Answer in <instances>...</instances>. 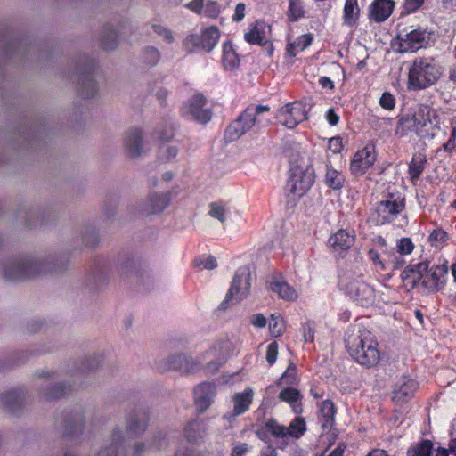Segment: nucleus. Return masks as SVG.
Here are the masks:
<instances>
[{
  "mask_svg": "<svg viewBox=\"0 0 456 456\" xmlns=\"http://www.w3.org/2000/svg\"><path fill=\"white\" fill-rule=\"evenodd\" d=\"M279 399L288 403H297L302 400L300 391L294 387H286L281 389L279 394Z\"/></svg>",
  "mask_w": 456,
  "mask_h": 456,
  "instance_id": "49530a36",
  "label": "nucleus"
},
{
  "mask_svg": "<svg viewBox=\"0 0 456 456\" xmlns=\"http://www.w3.org/2000/svg\"><path fill=\"white\" fill-rule=\"evenodd\" d=\"M209 215L213 217L220 221L221 223L225 222L226 220V211L224 206L216 203V202H211L209 204Z\"/></svg>",
  "mask_w": 456,
  "mask_h": 456,
  "instance_id": "864d4df0",
  "label": "nucleus"
},
{
  "mask_svg": "<svg viewBox=\"0 0 456 456\" xmlns=\"http://www.w3.org/2000/svg\"><path fill=\"white\" fill-rule=\"evenodd\" d=\"M449 234L443 228L434 229L428 235V240L436 248H443L448 244Z\"/></svg>",
  "mask_w": 456,
  "mask_h": 456,
  "instance_id": "79ce46f5",
  "label": "nucleus"
},
{
  "mask_svg": "<svg viewBox=\"0 0 456 456\" xmlns=\"http://www.w3.org/2000/svg\"><path fill=\"white\" fill-rule=\"evenodd\" d=\"M276 119L279 124L289 129H293L307 119L305 107L299 101L289 102L278 110Z\"/></svg>",
  "mask_w": 456,
  "mask_h": 456,
  "instance_id": "f8f14e48",
  "label": "nucleus"
},
{
  "mask_svg": "<svg viewBox=\"0 0 456 456\" xmlns=\"http://www.w3.org/2000/svg\"><path fill=\"white\" fill-rule=\"evenodd\" d=\"M83 242L86 247H94L98 244V234L94 228L86 229L83 235Z\"/></svg>",
  "mask_w": 456,
  "mask_h": 456,
  "instance_id": "13d9d810",
  "label": "nucleus"
},
{
  "mask_svg": "<svg viewBox=\"0 0 456 456\" xmlns=\"http://www.w3.org/2000/svg\"><path fill=\"white\" fill-rule=\"evenodd\" d=\"M277 356H278V343L276 341H273L267 346V350H266L265 359H266V362H268V364L269 365L274 364V362L277 360Z\"/></svg>",
  "mask_w": 456,
  "mask_h": 456,
  "instance_id": "bf43d9fd",
  "label": "nucleus"
},
{
  "mask_svg": "<svg viewBox=\"0 0 456 456\" xmlns=\"http://www.w3.org/2000/svg\"><path fill=\"white\" fill-rule=\"evenodd\" d=\"M428 268V262H419L408 265L401 273L402 282L407 290L416 289L419 284L422 286L424 273Z\"/></svg>",
  "mask_w": 456,
  "mask_h": 456,
  "instance_id": "aec40b11",
  "label": "nucleus"
},
{
  "mask_svg": "<svg viewBox=\"0 0 456 456\" xmlns=\"http://www.w3.org/2000/svg\"><path fill=\"white\" fill-rule=\"evenodd\" d=\"M345 289L348 296L362 306H368L374 301V289L362 279L350 281Z\"/></svg>",
  "mask_w": 456,
  "mask_h": 456,
  "instance_id": "a211bd4d",
  "label": "nucleus"
},
{
  "mask_svg": "<svg viewBox=\"0 0 456 456\" xmlns=\"http://www.w3.org/2000/svg\"><path fill=\"white\" fill-rule=\"evenodd\" d=\"M306 431L305 419L303 417H296L286 428V436L293 438H300Z\"/></svg>",
  "mask_w": 456,
  "mask_h": 456,
  "instance_id": "37998d69",
  "label": "nucleus"
},
{
  "mask_svg": "<svg viewBox=\"0 0 456 456\" xmlns=\"http://www.w3.org/2000/svg\"><path fill=\"white\" fill-rule=\"evenodd\" d=\"M256 436L264 442H269L271 437H285L286 427L280 425L276 419H270L255 431Z\"/></svg>",
  "mask_w": 456,
  "mask_h": 456,
  "instance_id": "b1692460",
  "label": "nucleus"
},
{
  "mask_svg": "<svg viewBox=\"0 0 456 456\" xmlns=\"http://www.w3.org/2000/svg\"><path fill=\"white\" fill-rule=\"evenodd\" d=\"M101 362L102 357L94 356L93 358L87 359L86 362H83L79 369L81 371H91L97 369Z\"/></svg>",
  "mask_w": 456,
  "mask_h": 456,
  "instance_id": "052dcab7",
  "label": "nucleus"
},
{
  "mask_svg": "<svg viewBox=\"0 0 456 456\" xmlns=\"http://www.w3.org/2000/svg\"><path fill=\"white\" fill-rule=\"evenodd\" d=\"M425 0H404L403 12L410 14L419 10L424 4Z\"/></svg>",
  "mask_w": 456,
  "mask_h": 456,
  "instance_id": "4d7b16f0",
  "label": "nucleus"
},
{
  "mask_svg": "<svg viewBox=\"0 0 456 456\" xmlns=\"http://www.w3.org/2000/svg\"><path fill=\"white\" fill-rule=\"evenodd\" d=\"M175 128L172 125L166 126L162 131H158V140L160 142H168L174 137Z\"/></svg>",
  "mask_w": 456,
  "mask_h": 456,
  "instance_id": "e2e57ef3",
  "label": "nucleus"
},
{
  "mask_svg": "<svg viewBox=\"0 0 456 456\" xmlns=\"http://www.w3.org/2000/svg\"><path fill=\"white\" fill-rule=\"evenodd\" d=\"M205 434L203 424L199 420H191L184 428V436L188 442L196 444Z\"/></svg>",
  "mask_w": 456,
  "mask_h": 456,
  "instance_id": "ea45409f",
  "label": "nucleus"
},
{
  "mask_svg": "<svg viewBox=\"0 0 456 456\" xmlns=\"http://www.w3.org/2000/svg\"><path fill=\"white\" fill-rule=\"evenodd\" d=\"M346 347L350 356L359 364L371 368L380 360L379 344L370 330L359 328L356 333H352L346 338Z\"/></svg>",
  "mask_w": 456,
  "mask_h": 456,
  "instance_id": "f03ea898",
  "label": "nucleus"
},
{
  "mask_svg": "<svg viewBox=\"0 0 456 456\" xmlns=\"http://www.w3.org/2000/svg\"><path fill=\"white\" fill-rule=\"evenodd\" d=\"M443 74L439 61L431 56L416 57L408 69L407 89L421 91L435 86Z\"/></svg>",
  "mask_w": 456,
  "mask_h": 456,
  "instance_id": "20e7f679",
  "label": "nucleus"
},
{
  "mask_svg": "<svg viewBox=\"0 0 456 456\" xmlns=\"http://www.w3.org/2000/svg\"><path fill=\"white\" fill-rule=\"evenodd\" d=\"M206 104L207 99L200 93L195 94L187 103L188 112L195 120L202 124L208 123L212 118V112L206 108Z\"/></svg>",
  "mask_w": 456,
  "mask_h": 456,
  "instance_id": "412c9836",
  "label": "nucleus"
},
{
  "mask_svg": "<svg viewBox=\"0 0 456 456\" xmlns=\"http://www.w3.org/2000/svg\"><path fill=\"white\" fill-rule=\"evenodd\" d=\"M394 7L393 0H374L370 7V17L376 22H383L392 14Z\"/></svg>",
  "mask_w": 456,
  "mask_h": 456,
  "instance_id": "c756f323",
  "label": "nucleus"
},
{
  "mask_svg": "<svg viewBox=\"0 0 456 456\" xmlns=\"http://www.w3.org/2000/svg\"><path fill=\"white\" fill-rule=\"evenodd\" d=\"M269 289L284 300L294 301L297 298L296 289L282 279L271 281Z\"/></svg>",
  "mask_w": 456,
  "mask_h": 456,
  "instance_id": "72a5a7b5",
  "label": "nucleus"
},
{
  "mask_svg": "<svg viewBox=\"0 0 456 456\" xmlns=\"http://www.w3.org/2000/svg\"><path fill=\"white\" fill-rule=\"evenodd\" d=\"M355 240L356 234L354 229L340 228L330 236L328 246L333 254L344 258L354 245Z\"/></svg>",
  "mask_w": 456,
  "mask_h": 456,
  "instance_id": "dca6fc26",
  "label": "nucleus"
},
{
  "mask_svg": "<svg viewBox=\"0 0 456 456\" xmlns=\"http://www.w3.org/2000/svg\"><path fill=\"white\" fill-rule=\"evenodd\" d=\"M329 149L333 153H340L342 151V150L344 149L342 139L338 136L332 137L331 139H330Z\"/></svg>",
  "mask_w": 456,
  "mask_h": 456,
  "instance_id": "69168bd1",
  "label": "nucleus"
},
{
  "mask_svg": "<svg viewBox=\"0 0 456 456\" xmlns=\"http://www.w3.org/2000/svg\"><path fill=\"white\" fill-rule=\"evenodd\" d=\"M415 245L409 237H403L396 241V250L401 256L410 255L413 252Z\"/></svg>",
  "mask_w": 456,
  "mask_h": 456,
  "instance_id": "8fccbe9b",
  "label": "nucleus"
},
{
  "mask_svg": "<svg viewBox=\"0 0 456 456\" xmlns=\"http://www.w3.org/2000/svg\"><path fill=\"white\" fill-rule=\"evenodd\" d=\"M199 363L185 354L173 355L166 362L167 370H174L183 373L195 372Z\"/></svg>",
  "mask_w": 456,
  "mask_h": 456,
  "instance_id": "cd10ccee",
  "label": "nucleus"
},
{
  "mask_svg": "<svg viewBox=\"0 0 456 456\" xmlns=\"http://www.w3.org/2000/svg\"><path fill=\"white\" fill-rule=\"evenodd\" d=\"M305 11L300 0H289L288 19L291 22H296L303 18Z\"/></svg>",
  "mask_w": 456,
  "mask_h": 456,
  "instance_id": "a18cd8bd",
  "label": "nucleus"
},
{
  "mask_svg": "<svg viewBox=\"0 0 456 456\" xmlns=\"http://www.w3.org/2000/svg\"><path fill=\"white\" fill-rule=\"evenodd\" d=\"M222 62L224 69L229 70H233L240 65L239 55L231 42L223 45Z\"/></svg>",
  "mask_w": 456,
  "mask_h": 456,
  "instance_id": "c9c22d12",
  "label": "nucleus"
},
{
  "mask_svg": "<svg viewBox=\"0 0 456 456\" xmlns=\"http://www.w3.org/2000/svg\"><path fill=\"white\" fill-rule=\"evenodd\" d=\"M314 183V175L313 172H309L300 166H296L290 169L286 189L295 197L301 198L310 190Z\"/></svg>",
  "mask_w": 456,
  "mask_h": 456,
  "instance_id": "9d476101",
  "label": "nucleus"
},
{
  "mask_svg": "<svg viewBox=\"0 0 456 456\" xmlns=\"http://www.w3.org/2000/svg\"><path fill=\"white\" fill-rule=\"evenodd\" d=\"M142 145V132L140 128L129 130L124 139L126 153L131 158L140 156Z\"/></svg>",
  "mask_w": 456,
  "mask_h": 456,
  "instance_id": "c85d7f7f",
  "label": "nucleus"
},
{
  "mask_svg": "<svg viewBox=\"0 0 456 456\" xmlns=\"http://www.w3.org/2000/svg\"><path fill=\"white\" fill-rule=\"evenodd\" d=\"M360 17L358 0H346L343 8V24L347 27L356 25Z\"/></svg>",
  "mask_w": 456,
  "mask_h": 456,
  "instance_id": "f704fd0d",
  "label": "nucleus"
},
{
  "mask_svg": "<svg viewBox=\"0 0 456 456\" xmlns=\"http://www.w3.org/2000/svg\"><path fill=\"white\" fill-rule=\"evenodd\" d=\"M434 444L429 439H422L419 443L411 445L407 452L406 456H433ZM451 452L450 448L445 449L438 447L436 450L435 456H449Z\"/></svg>",
  "mask_w": 456,
  "mask_h": 456,
  "instance_id": "5701e85b",
  "label": "nucleus"
},
{
  "mask_svg": "<svg viewBox=\"0 0 456 456\" xmlns=\"http://www.w3.org/2000/svg\"><path fill=\"white\" fill-rule=\"evenodd\" d=\"M444 151L449 154L456 151V119L451 122V133L449 140L442 145Z\"/></svg>",
  "mask_w": 456,
  "mask_h": 456,
  "instance_id": "603ef678",
  "label": "nucleus"
},
{
  "mask_svg": "<svg viewBox=\"0 0 456 456\" xmlns=\"http://www.w3.org/2000/svg\"><path fill=\"white\" fill-rule=\"evenodd\" d=\"M220 38V31L216 26H210L205 28L200 35L191 34L184 39V46L190 51L194 52L203 50L207 53L211 52L217 45Z\"/></svg>",
  "mask_w": 456,
  "mask_h": 456,
  "instance_id": "9b49d317",
  "label": "nucleus"
},
{
  "mask_svg": "<svg viewBox=\"0 0 456 456\" xmlns=\"http://www.w3.org/2000/svg\"><path fill=\"white\" fill-rule=\"evenodd\" d=\"M419 389V383L410 376L401 377L395 384L392 390V401L401 405L408 403Z\"/></svg>",
  "mask_w": 456,
  "mask_h": 456,
  "instance_id": "6ab92c4d",
  "label": "nucleus"
},
{
  "mask_svg": "<svg viewBox=\"0 0 456 456\" xmlns=\"http://www.w3.org/2000/svg\"><path fill=\"white\" fill-rule=\"evenodd\" d=\"M345 181V175L341 172L332 167L327 166L324 183L329 188L332 190H341L344 187Z\"/></svg>",
  "mask_w": 456,
  "mask_h": 456,
  "instance_id": "58836bf2",
  "label": "nucleus"
},
{
  "mask_svg": "<svg viewBox=\"0 0 456 456\" xmlns=\"http://www.w3.org/2000/svg\"><path fill=\"white\" fill-rule=\"evenodd\" d=\"M448 271L447 261H444L443 264L434 265L430 268L428 267L427 273H424L422 287L428 293H436L443 290L445 287Z\"/></svg>",
  "mask_w": 456,
  "mask_h": 456,
  "instance_id": "f3484780",
  "label": "nucleus"
},
{
  "mask_svg": "<svg viewBox=\"0 0 456 456\" xmlns=\"http://www.w3.org/2000/svg\"><path fill=\"white\" fill-rule=\"evenodd\" d=\"M376 159V147L372 143H368L354 153L350 163L351 174L354 176L363 175L373 166Z\"/></svg>",
  "mask_w": 456,
  "mask_h": 456,
  "instance_id": "2eb2a0df",
  "label": "nucleus"
},
{
  "mask_svg": "<svg viewBox=\"0 0 456 456\" xmlns=\"http://www.w3.org/2000/svg\"><path fill=\"white\" fill-rule=\"evenodd\" d=\"M216 395V387L210 382H202L194 388V403L200 413L209 408Z\"/></svg>",
  "mask_w": 456,
  "mask_h": 456,
  "instance_id": "4be33fe9",
  "label": "nucleus"
},
{
  "mask_svg": "<svg viewBox=\"0 0 456 456\" xmlns=\"http://www.w3.org/2000/svg\"><path fill=\"white\" fill-rule=\"evenodd\" d=\"M152 29L157 35L163 37L164 40L167 41V43L173 42L174 37H173L171 30L164 28L161 25H157V24L152 25Z\"/></svg>",
  "mask_w": 456,
  "mask_h": 456,
  "instance_id": "680f3d73",
  "label": "nucleus"
},
{
  "mask_svg": "<svg viewBox=\"0 0 456 456\" xmlns=\"http://www.w3.org/2000/svg\"><path fill=\"white\" fill-rule=\"evenodd\" d=\"M150 412L142 406L135 407L126 419V428L124 433L114 430L111 443L108 447L102 449L97 456H123L127 440L142 436L148 426Z\"/></svg>",
  "mask_w": 456,
  "mask_h": 456,
  "instance_id": "f257e3e1",
  "label": "nucleus"
},
{
  "mask_svg": "<svg viewBox=\"0 0 456 456\" xmlns=\"http://www.w3.org/2000/svg\"><path fill=\"white\" fill-rule=\"evenodd\" d=\"M62 269V266L53 263L52 259L42 262L25 257L8 261L4 266L3 275L7 281H20L36 278L42 273H57Z\"/></svg>",
  "mask_w": 456,
  "mask_h": 456,
  "instance_id": "39448f33",
  "label": "nucleus"
},
{
  "mask_svg": "<svg viewBox=\"0 0 456 456\" xmlns=\"http://www.w3.org/2000/svg\"><path fill=\"white\" fill-rule=\"evenodd\" d=\"M64 422V437L72 438L83 433L85 428V416L83 412L67 414Z\"/></svg>",
  "mask_w": 456,
  "mask_h": 456,
  "instance_id": "bb28decb",
  "label": "nucleus"
},
{
  "mask_svg": "<svg viewBox=\"0 0 456 456\" xmlns=\"http://www.w3.org/2000/svg\"><path fill=\"white\" fill-rule=\"evenodd\" d=\"M406 209V198L394 184L388 185L371 208V220L381 226L394 223Z\"/></svg>",
  "mask_w": 456,
  "mask_h": 456,
  "instance_id": "7ed1b4c3",
  "label": "nucleus"
},
{
  "mask_svg": "<svg viewBox=\"0 0 456 456\" xmlns=\"http://www.w3.org/2000/svg\"><path fill=\"white\" fill-rule=\"evenodd\" d=\"M410 28L402 29L393 39L391 45L396 53H413L430 45L433 31L420 26Z\"/></svg>",
  "mask_w": 456,
  "mask_h": 456,
  "instance_id": "0eeeda50",
  "label": "nucleus"
},
{
  "mask_svg": "<svg viewBox=\"0 0 456 456\" xmlns=\"http://www.w3.org/2000/svg\"><path fill=\"white\" fill-rule=\"evenodd\" d=\"M254 391L251 387H246L242 392L235 393L232 396L233 415L239 416L249 410L253 402Z\"/></svg>",
  "mask_w": 456,
  "mask_h": 456,
  "instance_id": "473e14b6",
  "label": "nucleus"
},
{
  "mask_svg": "<svg viewBox=\"0 0 456 456\" xmlns=\"http://www.w3.org/2000/svg\"><path fill=\"white\" fill-rule=\"evenodd\" d=\"M269 330L273 337H280L285 330V322L280 315L272 314L269 322Z\"/></svg>",
  "mask_w": 456,
  "mask_h": 456,
  "instance_id": "de8ad7c7",
  "label": "nucleus"
},
{
  "mask_svg": "<svg viewBox=\"0 0 456 456\" xmlns=\"http://www.w3.org/2000/svg\"><path fill=\"white\" fill-rule=\"evenodd\" d=\"M185 7L196 14H202L204 0H192L185 4Z\"/></svg>",
  "mask_w": 456,
  "mask_h": 456,
  "instance_id": "338daca9",
  "label": "nucleus"
},
{
  "mask_svg": "<svg viewBox=\"0 0 456 456\" xmlns=\"http://www.w3.org/2000/svg\"><path fill=\"white\" fill-rule=\"evenodd\" d=\"M418 136L421 139H433L440 130V118L436 111L429 108L418 110Z\"/></svg>",
  "mask_w": 456,
  "mask_h": 456,
  "instance_id": "4468645a",
  "label": "nucleus"
},
{
  "mask_svg": "<svg viewBox=\"0 0 456 456\" xmlns=\"http://www.w3.org/2000/svg\"><path fill=\"white\" fill-rule=\"evenodd\" d=\"M160 58L159 52L155 47H147L143 54V61L151 66L156 65Z\"/></svg>",
  "mask_w": 456,
  "mask_h": 456,
  "instance_id": "5fc2aeb1",
  "label": "nucleus"
},
{
  "mask_svg": "<svg viewBox=\"0 0 456 456\" xmlns=\"http://www.w3.org/2000/svg\"><path fill=\"white\" fill-rule=\"evenodd\" d=\"M24 401L25 395L21 389H13L0 395V407L12 414H17Z\"/></svg>",
  "mask_w": 456,
  "mask_h": 456,
  "instance_id": "393cba45",
  "label": "nucleus"
},
{
  "mask_svg": "<svg viewBox=\"0 0 456 456\" xmlns=\"http://www.w3.org/2000/svg\"><path fill=\"white\" fill-rule=\"evenodd\" d=\"M221 12V4L217 1H208L204 5L202 13L204 16L216 20Z\"/></svg>",
  "mask_w": 456,
  "mask_h": 456,
  "instance_id": "3c124183",
  "label": "nucleus"
},
{
  "mask_svg": "<svg viewBox=\"0 0 456 456\" xmlns=\"http://www.w3.org/2000/svg\"><path fill=\"white\" fill-rule=\"evenodd\" d=\"M246 6L243 3H239L235 6L234 13L232 16V21L240 22L245 17Z\"/></svg>",
  "mask_w": 456,
  "mask_h": 456,
  "instance_id": "774afa93",
  "label": "nucleus"
},
{
  "mask_svg": "<svg viewBox=\"0 0 456 456\" xmlns=\"http://www.w3.org/2000/svg\"><path fill=\"white\" fill-rule=\"evenodd\" d=\"M46 391L44 394V397L47 401L60 399L64 397L68 391L70 390L69 387H66L64 384L59 383L55 385H45Z\"/></svg>",
  "mask_w": 456,
  "mask_h": 456,
  "instance_id": "c03bdc74",
  "label": "nucleus"
},
{
  "mask_svg": "<svg viewBox=\"0 0 456 456\" xmlns=\"http://www.w3.org/2000/svg\"><path fill=\"white\" fill-rule=\"evenodd\" d=\"M312 34H304L296 38L293 42H289L286 46V53L289 57H295L297 53L304 51L313 42Z\"/></svg>",
  "mask_w": 456,
  "mask_h": 456,
  "instance_id": "e433bc0d",
  "label": "nucleus"
},
{
  "mask_svg": "<svg viewBox=\"0 0 456 456\" xmlns=\"http://www.w3.org/2000/svg\"><path fill=\"white\" fill-rule=\"evenodd\" d=\"M336 413L337 408L330 399H326L320 403L318 409V423L322 431H329L332 428L335 423Z\"/></svg>",
  "mask_w": 456,
  "mask_h": 456,
  "instance_id": "a878e982",
  "label": "nucleus"
},
{
  "mask_svg": "<svg viewBox=\"0 0 456 456\" xmlns=\"http://www.w3.org/2000/svg\"><path fill=\"white\" fill-rule=\"evenodd\" d=\"M268 105L248 106L230 125L226 127L224 139L226 142L237 141L240 136L250 131L256 125L263 122L262 114L269 112Z\"/></svg>",
  "mask_w": 456,
  "mask_h": 456,
  "instance_id": "423d86ee",
  "label": "nucleus"
},
{
  "mask_svg": "<svg viewBox=\"0 0 456 456\" xmlns=\"http://www.w3.org/2000/svg\"><path fill=\"white\" fill-rule=\"evenodd\" d=\"M97 69L96 61L88 57L84 56L80 59L76 74L77 76L78 90L77 94L85 99L92 98L97 92V84L94 80V74Z\"/></svg>",
  "mask_w": 456,
  "mask_h": 456,
  "instance_id": "6e6552de",
  "label": "nucleus"
},
{
  "mask_svg": "<svg viewBox=\"0 0 456 456\" xmlns=\"http://www.w3.org/2000/svg\"><path fill=\"white\" fill-rule=\"evenodd\" d=\"M379 103L382 109L392 110L395 107V98L391 93L384 92L379 98Z\"/></svg>",
  "mask_w": 456,
  "mask_h": 456,
  "instance_id": "6e6d98bb",
  "label": "nucleus"
},
{
  "mask_svg": "<svg viewBox=\"0 0 456 456\" xmlns=\"http://www.w3.org/2000/svg\"><path fill=\"white\" fill-rule=\"evenodd\" d=\"M367 256L374 265H379L381 270H385V265L381 260L379 253L373 248H370L367 252Z\"/></svg>",
  "mask_w": 456,
  "mask_h": 456,
  "instance_id": "0e129e2a",
  "label": "nucleus"
},
{
  "mask_svg": "<svg viewBox=\"0 0 456 456\" xmlns=\"http://www.w3.org/2000/svg\"><path fill=\"white\" fill-rule=\"evenodd\" d=\"M193 265L202 269L212 270L217 267V261L211 255H202L193 260Z\"/></svg>",
  "mask_w": 456,
  "mask_h": 456,
  "instance_id": "09e8293b",
  "label": "nucleus"
},
{
  "mask_svg": "<svg viewBox=\"0 0 456 456\" xmlns=\"http://www.w3.org/2000/svg\"><path fill=\"white\" fill-rule=\"evenodd\" d=\"M118 30L108 24L105 25L101 35L102 47L104 50L110 51L115 49L118 46Z\"/></svg>",
  "mask_w": 456,
  "mask_h": 456,
  "instance_id": "4c0bfd02",
  "label": "nucleus"
},
{
  "mask_svg": "<svg viewBox=\"0 0 456 456\" xmlns=\"http://www.w3.org/2000/svg\"><path fill=\"white\" fill-rule=\"evenodd\" d=\"M151 210L149 213L157 214L162 212L170 203V192L163 194H151L149 196Z\"/></svg>",
  "mask_w": 456,
  "mask_h": 456,
  "instance_id": "a19ab883",
  "label": "nucleus"
},
{
  "mask_svg": "<svg viewBox=\"0 0 456 456\" xmlns=\"http://www.w3.org/2000/svg\"><path fill=\"white\" fill-rule=\"evenodd\" d=\"M428 165V159L425 153L416 152L412 155V158L408 165V175L409 180L412 184H416L423 174Z\"/></svg>",
  "mask_w": 456,
  "mask_h": 456,
  "instance_id": "7c9ffc66",
  "label": "nucleus"
},
{
  "mask_svg": "<svg viewBox=\"0 0 456 456\" xmlns=\"http://www.w3.org/2000/svg\"><path fill=\"white\" fill-rule=\"evenodd\" d=\"M250 280L251 275L248 268H239L236 271L232 281L231 287L226 293L224 299L219 305L218 309L226 310L231 305H232V299L240 301L246 297L250 290Z\"/></svg>",
  "mask_w": 456,
  "mask_h": 456,
  "instance_id": "1a4fd4ad",
  "label": "nucleus"
},
{
  "mask_svg": "<svg viewBox=\"0 0 456 456\" xmlns=\"http://www.w3.org/2000/svg\"><path fill=\"white\" fill-rule=\"evenodd\" d=\"M418 125H419L418 111H415L412 115L402 116L396 124L395 135L404 137L410 133H415L418 135Z\"/></svg>",
  "mask_w": 456,
  "mask_h": 456,
  "instance_id": "2f4dec72",
  "label": "nucleus"
},
{
  "mask_svg": "<svg viewBox=\"0 0 456 456\" xmlns=\"http://www.w3.org/2000/svg\"><path fill=\"white\" fill-rule=\"evenodd\" d=\"M272 27L263 20H256L254 23L250 24L248 31L244 34V40L249 45L268 46V55L271 56L273 53V43L270 36Z\"/></svg>",
  "mask_w": 456,
  "mask_h": 456,
  "instance_id": "ddd939ff",
  "label": "nucleus"
}]
</instances>
